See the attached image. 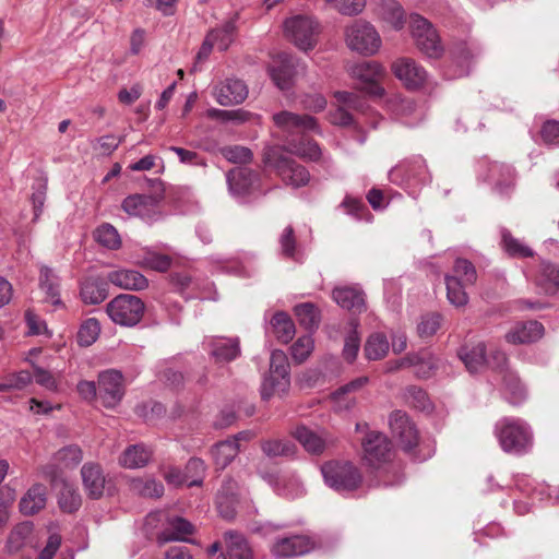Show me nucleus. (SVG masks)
<instances>
[{
	"instance_id": "obj_1",
	"label": "nucleus",
	"mask_w": 559,
	"mask_h": 559,
	"mask_svg": "<svg viewBox=\"0 0 559 559\" xmlns=\"http://www.w3.org/2000/svg\"><path fill=\"white\" fill-rule=\"evenodd\" d=\"M495 435L502 451L512 455H525L534 444L532 428L521 418H501L495 425Z\"/></svg>"
},
{
	"instance_id": "obj_2",
	"label": "nucleus",
	"mask_w": 559,
	"mask_h": 559,
	"mask_svg": "<svg viewBox=\"0 0 559 559\" xmlns=\"http://www.w3.org/2000/svg\"><path fill=\"white\" fill-rule=\"evenodd\" d=\"M389 179L414 193L416 189L430 181V176L425 159L415 156L393 167L389 173Z\"/></svg>"
},
{
	"instance_id": "obj_3",
	"label": "nucleus",
	"mask_w": 559,
	"mask_h": 559,
	"mask_svg": "<svg viewBox=\"0 0 559 559\" xmlns=\"http://www.w3.org/2000/svg\"><path fill=\"white\" fill-rule=\"evenodd\" d=\"M324 483L341 493L350 492L359 487L362 477L350 462H328L321 466Z\"/></svg>"
},
{
	"instance_id": "obj_4",
	"label": "nucleus",
	"mask_w": 559,
	"mask_h": 559,
	"mask_svg": "<svg viewBox=\"0 0 559 559\" xmlns=\"http://www.w3.org/2000/svg\"><path fill=\"white\" fill-rule=\"evenodd\" d=\"M408 23L417 48L428 58H440L444 49L432 24L417 13L409 15Z\"/></svg>"
},
{
	"instance_id": "obj_5",
	"label": "nucleus",
	"mask_w": 559,
	"mask_h": 559,
	"mask_svg": "<svg viewBox=\"0 0 559 559\" xmlns=\"http://www.w3.org/2000/svg\"><path fill=\"white\" fill-rule=\"evenodd\" d=\"M285 36L301 50H310L317 44L319 23L307 15L288 17L283 24Z\"/></svg>"
},
{
	"instance_id": "obj_6",
	"label": "nucleus",
	"mask_w": 559,
	"mask_h": 559,
	"mask_svg": "<svg viewBox=\"0 0 559 559\" xmlns=\"http://www.w3.org/2000/svg\"><path fill=\"white\" fill-rule=\"evenodd\" d=\"M345 40L349 49L364 56H373L381 47V38L376 28L361 20L346 27Z\"/></svg>"
},
{
	"instance_id": "obj_7",
	"label": "nucleus",
	"mask_w": 559,
	"mask_h": 559,
	"mask_svg": "<svg viewBox=\"0 0 559 559\" xmlns=\"http://www.w3.org/2000/svg\"><path fill=\"white\" fill-rule=\"evenodd\" d=\"M289 384V362L287 356L283 350H273L270 359V372L264 377L261 385V395L266 400L275 393H285Z\"/></svg>"
},
{
	"instance_id": "obj_8",
	"label": "nucleus",
	"mask_w": 559,
	"mask_h": 559,
	"mask_svg": "<svg viewBox=\"0 0 559 559\" xmlns=\"http://www.w3.org/2000/svg\"><path fill=\"white\" fill-rule=\"evenodd\" d=\"M107 313L115 323L132 326L142 319L144 304L134 295L122 294L107 305Z\"/></svg>"
},
{
	"instance_id": "obj_9",
	"label": "nucleus",
	"mask_w": 559,
	"mask_h": 559,
	"mask_svg": "<svg viewBox=\"0 0 559 559\" xmlns=\"http://www.w3.org/2000/svg\"><path fill=\"white\" fill-rule=\"evenodd\" d=\"M162 194H132L122 201V209L131 216L152 224L162 218Z\"/></svg>"
},
{
	"instance_id": "obj_10",
	"label": "nucleus",
	"mask_w": 559,
	"mask_h": 559,
	"mask_svg": "<svg viewBox=\"0 0 559 559\" xmlns=\"http://www.w3.org/2000/svg\"><path fill=\"white\" fill-rule=\"evenodd\" d=\"M350 75L358 81L359 88L372 97H381L384 88L380 81L385 75L384 68L376 61H364L354 64L350 68Z\"/></svg>"
},
{
	"instance_id": "obj_11",
	"label": "nucleus",
	"mask_w": 559,
	"mask_h": 559,
	"mask_svg": "<svg viewBox=\"0 0 559 559\" xmlns=\"http://www.w3.org/2000/svg\"><path fill=\"white\" fill-rule=\"evenodd\" d=\"M362 459L372 468H380L392 456V443L379 431H369L362 440Z\"/></svg>"
},
{
	"instance_id": "obj_12",
	"label": "nucleus",
	"mask_w": 559,
	"mask_h": 559,
	"mask_svg": "<svg viewBox=\"0 0 559 559\" xmlns=\"http://www.w3.org/2000/svg\"><path fill=\"white\" fill-rule=\"evenodd\" d=\"M229 193L237 200L258 194L260 189V176L245 167H236L226 175Z\"/></svg>"
},
{
	"instance_id": "obj_13",
	"label": "nucleus",
	"mask_w": 559,
	"mask_h": 559,
	"mask_svg": "<svg viewBox=\"0 0 559 559\" xmlns=\"http://www.w3.org/2000/svg\"><path fill=\"white\" fill-rule=\"evenodd\" d=\"M273 122L282 132L288 136L302 135L307 132L320 133L317 119L309 115H298L283 110L273 115Z\"/></svg>"
},
{
	"instance_id": "obj_14",
	"label": "nucleus",
	"mask_w": 559,
	"mask_h": 559,
	"mask_svg": "<svg viewBox=\"0 0 559 559\" xmlns=\"http://www.w3.org/2000/svg\"><path fill=\"white\" fill-rule=\"evenodd\" d=\"M124 395L123 376L120 371L109 369L98 376V396L107 408L117 406Z\"/></svg>"
},
{
	"instance_id": "obj_15",
	"label": "nucleus",
	"mask_w": 559,
	"mask_h": 559,
	"mask_svg": "<svg viewBox=\"0 0 559 559\" xmlns=\"http://www.w3.org/2000/svg\"><path fill=\"white\" fill-rule=\"evenodd\" d=\"M390 428L399 440L404 451H412L419 440L418 430L408 415L402 411H395L390 416Z\"/></svg>"
},
{
	"instance_id": "obj_16",
	"label": "nucleus",
	"mask_w": 559,
	"mask_h": 559,
	"mask_svg": "<svg viewBox=\"0 0 559 559\" xmlns=\"http://www.w3.org/2000/svg\"><path fill=\"white\" fill-rule=\"evenodd\" d=\"M334 96L338 106L329 115L331 123L343 127L349 126L353 122V116L348 110L354 109L362 111L365 100L357 94L345 91L336 92Z\"/></svg>"
},
{
	"instance_id": "obj_17",
	"label": "nucleus",
	"mask_w": 559,
	"mask_h": 559,
	"mask_svg": "<svg viewBox=\"0 0 559 559\" xmlns=\"http://www.w3.org/2000/svg\"><path fill=\"white\" fill-rule=\"evenodd\" d=\"M401 368H413L416 377L427 379L431 377L433 370L437 368V359L426 349L418 353H409L397 360L389 370L392 371Z\"/></svg>"
},
{
	"instance_id": "obj_18",
	"label": "nucleus",
	"mask_w": 559,
	"mask_h": 559,
	"mask_svg": "<svg viewBox=\"0 0 559 559\" xmlns=\"http://www.w3.org/2000/svg\"><path fill=\"white\" fill-rule=\"evenodd\" d=\"M317 547V543L305 535H293L276 539L272 546V552L276 557H297L302 556Z\"/></svg>"
},
{
	"instance_id": "obj_19",
	"label": "nucleus",
	"mask_w": 559,
	"mask_h": 559,
	"mask_svg": "<svg viewBox=\"0 0 559 559\" xmlns=\"http://www.w3.org/2000/svg\"><path fill=\"white\" fill-rule=\"evenodd\" d=\"M392 71L408 88L421 86L427 79L426 70L409 58L397 59L392 64Z\"/></svg>"
},
{
	"instance_id": "obj_20",
	"label": "nucleus",
	"mask_w": 559,
	"mask_h": 559,
	"mask_svg": "<svg viewBox=\"0 0 559 559\" xmlns=\"http://www.w3.org/2000/svg\"><path fill=\"white\" fill-rule=\"evenodd\" d=\"M275 167L286 186L297 189L310 181V174L307 168L289 157H280Z\"/></svg>"
},
{
	"instance_id": "obj_21",
	"label": "nucleus",
	"mask_w": 559,
	"mask_h": 559,
	"mask_svg": "<svg viewBox=\"0 0 559 559\" xmlns=\"http://www.w3.org/2000/svg\"><path fill=\"white\" fill-rule=\"evenodd\" d=\"M38 285L44 294V302L51 305L55 310L64 307L60 297V277L53 269L40 265Z\"/></svg>"
},
{
	"instance_id": "obj_22",
	"label": "nucleus",
	"mask_w": 559,
	"mask_h": 559,
	"mask_svg": "<svg viewBox=\"0 0 559 559\" xmlns=\"http://www.w3.org/2000/svg\"><path fill=\"white\" fill-rule=\"evenodd\" d=\"M248 96V87L239 79H227L214 88V97L222 106H233L242 103Z\"/></svg>"
},
{
	"instance_id": "obj_23",
	"label": "nucleus",
	"mask_w": 559,
	"mask_h": 559,
	"mask_svg": "<svg viewBox=\"0 0 559 559\" xmlns=\"http://www.w3.org/2000/svg\"><path fill=\"white\" fill-rule=\"evenodd\" d=\"M269 73L274 84L282 91L292 86L295 74L294 59L287 53H280L273 58Z\"/></svg>"
},
{
	"instance_id": "obj_24",
	"label": "nucleus",
	"mask_w": 559,
	"mask_h": 559,
	"mask_svg": "<svg viewBox=\"0 0 559 559\" xmlns=\"http://www.w3.org/2000/svg\"><path fill=\"white\" fill-rule=\"evenodd\" d=\"M203 345L216 362H229L240 355L238 338L211 337Z\"/></svg>"
},
{
	"instance_id": "obj_25",
	"label": "nucleus",
	"mask_w": 559,
	"mask_h": 559,
	"mask_svg": "<svg viewBox=\"0 0 559 559\" xmlns=\"http://www.w3.org/2000/svg\"><path fill=\"white\" fill-rule=\"evenodd\" d=\"M332 298L343 309L354 312L365 310V294L356 286L335 287Z\"/></svg>"
},
{
	"instance_id": "obj_26",
	"label": "nucleus",
	"mask_w": 559,
	"mask_h": 559,
	"mask_svg": "<svg viewBox=\"0 0 559 559\" xmlns=\"http://www.w3.org/2000/svg\"><path fill=\"white\" fill-rule=\"evenodd\" d=\"M544 335V326L537 321L516 323L507 334L510 344H525L538 341Z\"/></svg>"
},
{
	"instance_id": "obj_27",
	"label": "nucleus",
	"mask_w": 559,
	"mask_h": 559,
	"mask_svg": "<svg viewBox=\"0 0 559 559\" xmlns=\"http://www.w3.org/2000/svg\"><path fill=\"white\" fill-rule=\"evenodd\" d=\"M369 382V378L366 376L358 377L353 381L342 385L332 394V400L337 409H350L355 403V394L361 391Z\"/></svg>"
},
{
	"instance_id": "obj_28",
	"label": "nucleus",
	"mask_w": 559,
	"mask_h": 559,
	"mask_svg": "<svg viewBox=\"0 0 559 559\" xmlns=\"http://www.w3.org/2000/svg\"><path fill=\"white\" fill-rule=\"evenodd\" d=\"M480 53L481 48L474 41L459 44L453 51V58L459 69L449 78L454 79L468 74L471 63L479 57Z\"/></svg>"
},
{
	"instance_id": "obj_29",
	"label": "nucleus",
	"mask_w": 559,
	"mask_h": 559,
	"mask_svg": "<svg viewBox=\"0 0 559 559\" xmlns=\"http://www.w3.org/2000/svg\"><path fill=\"white\" fill-rule=\"evenodd\" d=\"M515 173L510 165L498 162L488 164L486 180L491 182L500 193H507L514 183Z\"/></svg>"
},
{
	"instance_id": "obj_30",
	"label": "nucleus",
	"mask_w": 559,
	"mask_h": 559,
	"mask_svg": "<svg viewBox=\"0 0 559 559\" xmlns=\"http://www.w3.org/2000/svg\"><path fill=\"white\" fill-rule=\"evenodd\" d=\"M81 475L87 495L93 499L100 498L106 483L100 466L94 463H86L81 469Z\"/></svg>"
},
{
	"instance_id": "obj_31",
	"label": "nucleus",
	"mask_w": 559,
	"mask_h": 559,
	"mask_svg": "<svg viewBox=\"0 0 559 559\" xmlns=\"http://www.w3.org/2000/svg\"><path fill=\"white\" fill-rule=\"evenodd\" d=\"M107 281L121 289L142 290L148 286L147 278L135 270H117L108 274Z\"/></svg>"
},
{
	"instance_id": "obj_32",
	"label": "nucleus",
	"mask_w": 559,
	"mask_h": 559,
	"mask_svg": "<svg viewBox=\"0 0 559 559\" xmlns=\"http://www.w3.org/2000/svg\"><path fill=\"white\" fill-rule=\"evenodd\" d=\"M193 533V525L180 516L169 518L165 528L157 535V542L165 544L168 542L187 540V536Z\"/></svg>"
},
{
	"instance_id": "obj_33",
	"label": "nucleus",
	"mask_w": 559,
	"mask_h": 559,
	"mask_svg": "<svg viewBox=\"0 0 559 559\" xmlns=\"http://www.w3.org/2000/svg\"><path fill=\"white\" fill-rule=\"evenodd\" d=\"M293 435L304 449L311 454L323 453L326 445L331 442L325 433L319 435L305 426L297 427Z\"/></svg>"
},
{
	"instance_id": "obj_34",
	"label": "nucleus",
	"mask_w": 559,
	"mask_h": 559,
	"mask_svg": "<svg viewBox=\"0 0 559 559\" xmlns=\"http://www.w3.org/2000/svg\"><path fill=\"white\" fill-rule=\"evenodd\" d=\"M224 540L223 559H252V550L243 535L231 531L226 532Z\"/></svg>"
},
{
	"instance_id": "obj_35",
	"label": "nucleus",
	"mask_w": 559,
	"mask_h": 559,
	"mask_svg": "<svg viewBox=\"0 0 559 559\" xmlns=\"http://www.w3.org/2000/svg\"><path fill=\"white\" fill-rule=\"evenodd\" d=\"M80 295L85 304H100L108 296V284L104 278L90 276L81 284Z\"/></svg>"
},
{
	"instance_id": "obj_36",
	"label": "nucleus",
	"mask_w": 559,
	"mask_h": 559,
	"mask_svg": "<svg viewBox=\"0 0 559 559\" xmlns=\"http://www.w3.org/2000/svg\"><path fill=\"white\" fill-rule=\"evenodd\" d=\"M518 486L524 493L534 496L540 501H546L549 504H559V487L535 483L531 479H521Z\"/></svg>"
},
{
	"instance_id": "obj_37",
	"label": "nucleus",
	"mask_w": 559,
	"mask_h": 559,
	"mask_svg": "<svg viewBox=\"0 0 559 559\" xmlns=\"http://www.w3.org/2000/svg\"><path fill=\"white\" fill-rule=\"evenodd\" d=\"M47 502V488L43 484H34L20 501V511L25 515H33L45 508Z\"/></svg>"
},
{
	"instance_id": "obj_38",
	"label": "nucleus",
	"mask_w": 559,
	"mask_h": 559,
	"mask_svg": "<svg viewBox=\"0 0 559 559\" xmlns=\"http://www.w3.org/2000/svg\"><path fill=\"white\" fill-rule=\"evenodd\" d=\"M239 14L236 13L233 17L226 21L221 27L211 29L207 33V37H211V41L215 48L219 51H225L231 45L237 32V21Z\"/></svg>"
},
{
	"instance_id": "obj_39",
	"label": "nucleus",
	"mask_w": 559,
	"mask_h": 559,
	"mask_svg": "<svg viewBox=\"0 0 559 559\" xmlns=\"http://www.w3.org/2000/svg\"><path fill=\"white\" fill-rule=\"evenodd\" d=\"M459 357L471 373L480 371L486 362V346L479 342L475 345H465L459 350Z\"/></svg>"
},
{
	"instance_id": "obj_40",
	"label": "nucleus",
	"mask_w": 559,
	"mask_h": 559,
	"mask_svg": "<svg viewBox=\"0 0 559 559\" xmlns=\"http://www.w3.org/2000/svg\"><path fill=\"white\" fill-rule=\"evenodd\" d=\"M152 457V450L144 444L129 445L120 455L119 464L126 468L144 467Z\"/></svg>"
},
{
	"instance_id": "obj_41",
	"label": "nucleus",
	"mask_w": 559,
	"mask_h": 559,
	"mask_svg": "<svg viewBox=\"0 0 559 559\" xmlns=\"http://www.w3.org/2000/svg\"><path fill=\"white\" fill-rule=\"evenodd\" d=\"M535 283L546 294H555L559 290V267L550 262L542 261Z\"/></svg>"
},
{
	"instance_id": "obj_42",
	"label": "nucleus",
	"mask_w": 559,
	"mask_h": 559,
	"mask_svg": "<svg viewBox=\"0 0 559 559\" xmlns=\"http://www.w3.org/2000/svg\"><path fill=\"white\" fill-rule=\"evenodd\" d=\"M286 150L300 158L316 162L321 156V148L317 142L301 138L300 141L287 140Z\"/></svg>"
},
{
	"instance_id": "obj_43",
	"label": "nucleus",
	"mask_w": 559,
	"mask_h": 559,
	"mask_svg": "<svg viewBox=\"0 0 559 559\" xmlns=\"http://www.w3.org/2000/svg\"><path fill=\"white\" fill-rule=\"evenodd\" d=\"M239 445L235 440L227 439L218 442L212 450L215 464L218 468H225L238 454Z\"/></svg>"
},
{
	"instance_id": "obj_44",
	"label": "nucleus",
	"mask_w": 559,
	"mask_h": 559,
	"mask_svg": "<svg viewBox=\"0 0 559 559\" xmlns=\"http://www.w3.org/2000/svg\"><path fill=\"white\" fill-rule=\"evenodd\" d=\"M295 316L300 325L308 331H314L320 324V312L311 302H304L295 306Z\"/></svg>"
},
{
	"instance_id": "obj_45",
	"label": "nucleus",
	"mask_w": 559,
	"mask_h": 559,
	"mask_svg": "<svg viewBox=\"0 0 559 559\" xmlns=\"http://www.w3.org/2000/svg\"><path fill=\"white\" fill-rule=\"evenodd\" d=\"M390 344L382 333L371 334L365 344V356L368 360H379L389 353Z\"/></svg>"
},
{
	"instance_id": "obj_46",
	"label": "nucleus",
	"mask_w": 559,
	"mask_h": 559,
	"mask_svg": "<svg viewBox=\"0 0 559 559\" xmlns=\"http://www.w3.org/2000/svg\"><path fill=\"white\" fill-rule=\"evenodd\" d=\"M271 324L276 337L281 342L286 344L293 340L295 335V324L286 312H276L271 320Z\"/></svg>"
},
{
	"instance_id": "obj_47",
	"label": "nucleus",
	"mask_w": 559,
	"mask_h": 559,
	"mask_svg": "<svg viewBox=\"0 0 559 559\" xmlns=\"http://www.w3.org/2000/svg\"><path fill=\"white\" fill-rule=\"evenodd\" d=\"M447 297L451 305L455 307H464L468 301L465 292L467 285L462 283L457 276H445Z\"/></svg>"
},
{
	"instance_id": "obj_48",
	"label": "nucleus",
	"mask_w": 559,
	"mask_h": 559,
	"mask_svg": "<svg viewBox=\"0 0 559 559\" xmlns=\"http://www.w3.org/2000/svg\"><path fill=\"white\" fill-rule=\"evenodd\" d=\"M81 495L78 489L63 483L58 497V504L63 512L72 513L81 507Z\"/></svg>"
},
{
	"instance_id": "obj_49",
	"label": "nucleus",
	"mask_w": 559,
	"mask_h": 559,
	"mask_svg": "<svg viewBox=\"0 0 559 559\" xmlns=\"http://www.w3.org/2000/svg\"><path fill=\"white\" fill-rule=\"evenodd\" d=\"M95 240L103 247L116 250L121 246V238L118 230L108 223L102 224L94 231Z\"/></svg>"
},
{
	"instance_id": "obj_50",
	"label": "nucleus",
	"mask_w": 559,
	"mask_h": 559,
	"mask_svg": "<svg viewBox=\"0 0 559 559\" xmlns=\"http://www.w3.org/2000/svg\"><path fill=\"white\" fill-rule=\"evenodd\" d=\"M82 460V450L76 444L67 445L55 454V461L59 468H73L78 466Z\"/></svg>"
},
{
	"instance_id": "obj_51",
	"label": "nucleus",
	"mask_w": 559,
	"mask_h": 559,
	"mask_svg": "<svg viewBox=\"0 0 559 559\" xmlns=\"http://www.w3.org/2000/svg\"><path fill=\"white\" fill-rule=\"evenodd\" d=\"M130 486L133 492L143 497L159 498L164 493L163 484L153 478H134Z\"/></svg>"
},
{
	"instance_id": "obj_52",
	"label": "nucleus",
	"mask_w": 559,
	"mask_h": 559,
	"mask_svg": "<svg viewBox=\"0 0 559 559\" xmlns=\"http://www.w3.org/2000/svg\"><path fill=\"white\" fill-rule=\"evenodd\" d=\"M281 252L284 257L295 261H301L302 253L297 247L295 233L292 226L284 228L278 239Z\"/></svg>"
},
{
	"instance_id": "obj_53",
	"label": "nucleus",
	"mask_w": 559,
	"mask_h": 559,
	"mask_svg": "<svg viewBox=\"0 0 559 559\" xmlns=\"http://www.w3.org/2000/svg\"><path fill=\"white\" fill-rule=\"evenodd\" d=\"M235 486L234 481H229L226 485L222 487V489L218 491L216 503L219 514L227 520H230L235 516L236 510H235V502L236 499L234 497V493H230V497L228 496L229 489H231Z\"/></svg>"
},
{
	"instance_id": "obj_54",
	"label": "nucleus",
	"mask_w": 559,
	"mask_h": 559,
	"mask_svg": "<svg viewBox=\"0 0 559 559\" xmlns=\"http://www.w3.org/2000/svg\"><path fill=\"white\" fill-rule=\"evenodd\" d=\"M504 394L509 403L513 405L522 403L526 397V390L524 385L513 373L504 376Z\"/></svg>"
},
{
	"instance_id": "obj_55",
	"label": "nucleus",
	"mask_w": 559,
	"mask_h": 559,
	"mask_svg": "<svg viewBox=\"0 0 559 559\" xmlns=\"http://www.w3.org/2000/svg\"><path fill=\"white\" fill-rule=\"evenodd\" d=\"M502 245L506 252L513 258L533 257L534 251L522 240L514 238L508 230L501 234Z\"/></svg>"
},
{
	"instance_id": "obj_56",
	"label": "nucleus",
	"mask_w": 559,
	"mask_h": 559,
	"mask_svg": "<svg viewBox=\"0 0 559 559\" xmlns=\"http://www.w3.org/2000/svg\"><path fill=\"white\" fill-rule=\"evenodd\" d=\"M171 284L177 292H179L180 294H185L187 299L205 298L204 296L194 293V290L199 288V282L193 280L187 273L174 274L171 276Z\"/></svg>"
},
{
	"instance_id": "obj_57",
	"label": "nucleus",
	"mask_w": 559,
	"mask_h": 559,
	"mask_svg": "<svg viewBox=\"0 0 559 559\" xmlns=\"http://www.w3.org/2000/svg\"><path fill=\"white\" fill-rule=\"evenodd\" d=\"M33 532V524L31 522H22L17 524L10 533L7 547L9 551L14 552L20 550L26 543L27 538Z\"/></svg>"
},
{
	"instance_id": "obj_58",
	"label": "nucleus",
	"mask_w": 559,
	"mask_h": 559,
	"mask_svg": "<svg viewBox=\"0 0 559 559\" xmlns=\"http://www.w3.org/2000/svg\"><path fill=\"white\" fill-rule=\"evenodd\" d=\"M100 324L95 318L85 320L78 332V342L81 346L92 345L98 337Z\"/></svg>"
},
{
	"instance_id": "obj_59",
	"label": "nucleus",
	"mask_w": 559,
	"mask_h": 559,
	"mask_svg": "<svg viewBox=\"0 0 559 559\" xmlns=\"http://www.w3.org/2000/svg\"><path fill=\"white\" fill-rule=\"evenodd\" d=\"M352 329L345 337L344 348H343V357L348 362H353L359 352L360 347V337L357 332L358 323L356 321L350 322Z\"/></svg>"
},
{
	"instance_id": "obj_60",
	"label": "nucleus",
	"mask_w": 559,
	"mask_h": 559,
	"mask_svg": "<svg viewBox=\"0 0 559 559\" xmlns=\"http://www.w3.org/2000/svg\"><path fill=\"white\" fill-rule=\"evenodd\" d=\"M262 450L269 457L290 456L295 453V445L290 441L267 440L263 442Z\"/></svg>"
},
{
	"instance_id": "obj_61",
	"label": "nucleus",
	"mask_w": 559,
	"mask_h": 559,
	"mask_svg": "<svg viewBox=\"0 0 559 559\" xmlns=\"http://www.w3.org/2000/svg\"><path fill=\"white\" fill-rule=\"evenodd\" d=\"M313 347L314 342L311 335L300 336L290 347L293 359L298 364L304 362L312 353Z\"/></svg>"
},
{
	"instance_id": "obj_62",
	"label": "nucleus",
	"mask_w": 559,
	"mask_h": 559,
	"mask_svg": "<svg viewBox=\"0 0 559 559\" xmlns=\"http://www.w3.org/2000/svg\"><path fill=\"white\" fill-rule=\"evenodd\" d=\"M452 276H457L462 283L469 286L475 284L477 280V272L473 263L468 260L456 259Z\"/></svg>"
},
{
	"instance_id": "obj_63",
	"label": "nucleus",
	"mask_w": 559,
	"mask_h": 559,
	"mask_svg": "<svg viewBox=\"0 0 559 559\" xmlns=\"http://www.w3.org/2000/svg\"><path fill=\"white\" fill-rule=\"evenodd\" d=\"M441 316L439 313L424 314L417 325V332L420 337L432 336L441 326Z\"/></svg>"
},
{
	"instance_id": "obj_64",
	"label": "nucleus",
	"mask_w": 559,
	"mask_h": 559,
	"mask_svg": "<svg viewBox=\"0 0 559 559\" xmlns=\"http://www.w3.org/2000/svg\"><path fill=\"white\" fill-rule=\"evenodd\" d=\"M141 263L146 269L157 272H166L171 265V259L166 254L150 251L145 253Z\"/></svg>"
}]
</instances>
